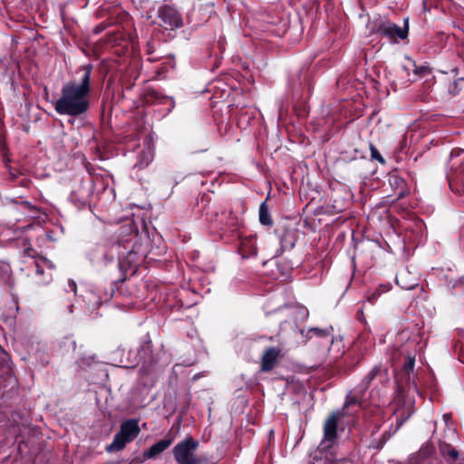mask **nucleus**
Listing matches in <instances>:
<instances>
[{
  "instance_id": "nucleus-14",
  "label": "nucleus",
  "mask_w": 464,
  "mask_h": 464,
  "mask_svg": "<svg viewBox=\"0 0 464 464\" xmlns=\"http://www.w3.org/2000/svg\"><path fill=\"white\" fill-rule=\"evenodd\" d=\"M364 60H365V65H367L369 68L373 71V72H376L377 69V62H375V57L377 55V50L374 48V45H370L369 44L363 48L362 50Z\"/></svg>"
},
{
  "instance_id": "nucleus-8",
  "label": "nucleus",
  "mask_w": 464,
  "mask_h": 464,
  "mask_svg": "<svg viewBox=\"0 0 464 464\" xmlns=\"http://www.w3.org/2000/svg\"><path fill=\"white\" fill-rule=\"evenodd\" d=\"M107 41L122 49L128 48L129 44L135 48L138 45V35L136 33H127L126 28L116 25L107 33Z\"/></svg>"
},
{
  "instance_id": "nucleus-22",
  "label": "nucleus",
  "mask_w": 464,
  "mask_h": 464,
  "mask_svg": "<svg viewBox=\"0 0 464 464\" xmlns=\"http://www.w3.org/2000/svg\"><path fill=\"white\" fill-rule=\"evenodd\" d=\"M211 200H212V198H210V195H209V194L204 193V194L201 196V201H202V203H204V202H207V203H208V202H209V201H211Z\"/></svg>"
},
{
  "instance_id": "nucleus-18",
  "label": "nucleus",
  "mask_w": 464,
  "mask_h": 464,
  "mask_svg": "<svg viewBox=\"0 0 464 464\" xmlns=\"http://www.w3.org/2000/svg\"><path fill=\"white\" fill-rule=\"evenodd\" d=\"M31 183H32V180L30 179L26 178L25 176H22L18 180V184L21 187H24V188L30 187Z\"/></svg>"
},
{
  "instance_id": "nucleus-26",
  "label": "nucleus",
  "mask_w": 464,
  "mask_h": 464,
  "mask_svg": "<svg viewBox=\"0 0 464 464\" xmlns=\"http://www.w3.org/2000/svg\"><path fill=\"white\" fill-rule=\"evenodd\" d=\"M414 285H401L402 287L411 289L413 287Z\"/></svg>"
},
{
  "instance_id": "nucleus-20",
  "label": "nucleus",
  "mask_w": 464,
  "mask_h": 464,
  "mask_svg": "<svg viewBox=\"0 0 464 464\" xmlns=\"http://www.w3.org/2000/svg\"><path fill=\"white\" fill-rule=\"evenodd\" d=\"M448 456H450L452 459H456L459 456V453L457 450L450 449L447 452Z\"/></svg>"
},
{
  "instance_id": "nucleus-27",
  "label": "nucleus",
  "mask_w": 464,
  "mask_h": 464,
  "mask_svg": "<svg viewBox=\"0 0 464 464\" xmlns=\"http://www.w3.org/2000/svg\"><path fill=\"white\" fill-rule=\"evenodd\" d=\"M379 163H382V164L384 163V159L382 158V156L380 153H379Z\"/></svg>"
},
{
  "instance_id": "nucleus-5",
  "label": "nucleus",
  "mask_w": 464,
  "mask_h": 464,
  "mask_svg": "<svg viewBox=\"0 0 464 464\" xmlns=\"http://www.w3.org/2000/svg\"><path fill=\"white\" fill-rule=\"evenodd\" d=\"M409 17L404 18L402 27L392 22L379 23V36L387 38L392 44L406 40L409 36Z\"/></svg>"
},
{
  "instance_id": "nucleus-11",
  "label": "nucleus",
  "mask_w": 464,
  "mask_h": 464,
  "mask_svg": "<svg viewBox=\"0 0 464 464\" xmlns=\"http://www.w3.org/2000/svg\"><path fill=\"white\" fill-rule=\"evenodd\" d=\"M279 353V349L274 347L267 349L262 356L261 369L263 371L271 370L275 366Z\"/></svg>"
},
{
  "instance_id": "nucleus-6",
  "label": "nucleus",
  "mask_w": 464,
  "mask_h": 464,
  "mask_svg": "<svg viewBox=\"0 0 464 464\" xmlns=\"http://www.w3.org/2000/svg\"><path fill=\"white\" fill-rule=\"evenodd\" d=\"M164 34L160 29H154L150 39L146 43L145 53L148 61L150 63L158 62L168 55L164 50V41L162 40Z\"/></svg>"
},
{
  "instance_id": "nucleus-10",
  "label": "nucleus",
  "mask_w": 464,
  "mask_h": 464,
  "mask_svg": "<svg viewBox=\"0 0 464 464\" xmlns=\"http://www.w3.org/2000/svg\"><path fill=\"white\" fill-rule=\"evenodd\" d=\"M396 405L394 413L401 420H407L414 411V400L401 392L396 399Z\"/></svg>"
},
{
  "instance_id": "nucleus-29",
  "label": "nucleus",
  "mask_w": 464,
  "mask_h": 464,
  "mask_svg": "<svg viewBox=\"0 0 464 464\" xmlns=\"http://www.w3.org/2000/svg\"><path fill=\"white\" fill-rule=\"evenodd\" d=\"M10 175H11V179H14V180L16 178H18L15 174H14V173H12V172L10 173Z\"/></svg>"
},
{
  "instance_id": "nucleus-15",
  "label": "nucleus",
  "mask_w": 464,
  "mask_h": 464,
  "mask_svg": "<svg viewBox=\"0 0 464 464\" xmlns=\"http://www.w3.org/2000/svg\"><path fill=\"white\" fill-rule=\"evenodd\" d=\"M415 364V359L414 357L409 356L407 358V361L405 362L401 374L403 375V378L405 379L406 382H410L411 381V373L413 372Z\"/></svg>"
},
{
  "instance_id": "nucleus-3",
  "label": "nucleus",
  "mask_w": 464,
  "mask_h": 464,
  "mask_svg": "<svg viewBox=\"0 0 464 464\" xmlns=\"http://www.w3.org/2000/svg\"><path fill=\"white\" fill-rule=\"evenodd\" d=\"M140 432L137 420H128L121 424L119 432L114 436L113 441L106 447L108 452L120 451L126 444L131 442Z\"/></svg>"
},
{
  "instance_id": "nucleus-36",
  "label": "nucleus",
  "mask_w": 464,
  "mask_h": 464,
  "mask_svg": "<svg viewBox=\"0 0 464 464\" xmlns=\"http://www.w3.org/2000/svg\"><path fill=\"white\" fill-rule=\"evenodd\" d=\"M412 384L414 387H417V384L415 383V382H412Z\"/></svg>"
},
{
  "instance_id": "nucleus-33",
  "label": "nucleus",
  "mask_w": 464,
  "mask_h": 464,
  "mask_svg": "<svg viewBox=\"0 0 464 464\" xmlns=\"http://www.w3.org/2000/svg\"><path fill=\"white\" fill-rule=\"evenodd\" d=\"M374 28H375V24H372V29H371V30H372V32H373V31H374Z\"/></svg>"
},
{
  "instance_id": "nucleus-19",
  "label": "nucleus",
  "mask_w": 464,
  "mask_h": 464,
  "mask_svg": "<svg viewBox=\"0 0 464 464\" xmlns=\"http://www.w3.org/2000/svg\"><path fill=\"white\" fill-rule=\"evenodd\" d=\"M108 27V24H105V22H102L99 24H97L94 29H93V33L98 34H101L102 31H104L106 28Z\"/></svg>"
},
{
  "instance_id": "nucleus-24",
  "label": "nucleus",
  "mask_w": 464,
  "mask_h": 464,
  "mask_svg": "<svg viewBox=\"0 0 464 464\" xmlns=\"http://www.w3.org/2000/svg\"><path fill=\"white\" fill-rule=\"evenodd\" d=\"M311 332H313L314 334H317V335H321V334L322 335H326L325 331H321V330L316 329V328L312 329Z\"/></svg>"
},
{
  "instance_id": "nucleus-32",
  "label": "nucleus",
  "mask_w": 464,
  "mask_h": 464,
  "mask_svg": "<svg viewBox=\"0 0 464 464\" xmlns=\"http://www.w3.org/2000/svg\"><path fill=\"white\" fill-rule=\"evenodd\" d=\"M376 114V111L373 110L372 112V117L374 116Z\"/></svg>"
},
{
  "instance_id": "nucleus-16",
  "label": "nucleus",
  "mask_w": 464,
  "mask_h": 464,
  "mask_svg": "<svg viewBox=\"0 0 464 464\" xmlns=\"http://www.w3.org/2000/svg\"><path fill=\"white\" fill-rule=\"evenodd\" d=\"M259 221L262 225L271 226L273 221L266 205H260Z\"/></svg>"
},
{
  "instance_id": "nucleus-34",
  "label": "nucleus",
  "mask_w": 464,
  "mask_h": 464,
  "mask_svg": "<svg viewBox=\"0 0 464 464\" xmlns=\"http://www.w3.org/2000/svg\"><path fill=\"white\" fill-rule=\"evenodd\" d=\"M412 384L414 387H417V384L415 383V382H412Z\"/></svg>"
},
{
  "instance_id": "nucleus-2",
  "label": "nucleus",
  "mask_w": 464,
  "mask_h": 464,
  "mask_svg": "<svg viewBox=\"0 0 464 464\" xmlns=\"http://www.w3.org/2000/svg\"><path fill=\"white\" fill-rule=\"evenodd\" d=\"M379 190L382 198H387L383 203H396L409 193L406 181L396 172L388 175V184L383 182L382 186H379Z\"/></svg>"
},
{
  "instance_id": "nucleus-4",
  "label": "nucleus",
  "mask_w": 464,
  "mask_h": 464,
  "mask_svg": "<svg viewBox=\"0 0 464 464\" xmlns=\"http://www.w3.org/2000/svg\"><path fill=\"white\" fill-rule=\"evenodd\" d=\"M198 446V442L191 437L179 442L173 448L176 461L179 464H198V459L196 456Z\"/></svg>"
},
{
  "instance_id": "nucleus-1",
  "label": "nucleus",
  "mask_w": 464,
  "mask_h": 464,
  "mask_svg": "<svg viewBox=\"0 0 464 464\" xmlns=\"http://www.w3.org/2000/svg\"><path fill=\"white\" fill-rule=\"evenodd\" d=\"M92 70V63L82 65L79 68V72H82L80 80L70 81L63 84L61 96L54 103V110L58 114L78 117L89 111Z\"/></svg>"
},
{
  "instance_id": "nucleus-28",
  "label": "nucleus",
  "mask_w": 464,
  "mask_h": 464,
  "mask_svg": "<svg viewBox=\"0 0 464 464\" xmlns=\"http://www.w3.org/2000/svg\"><path fill=\"white\" fill-rule=\"evenodd\" d=\"M124 16H125L127 19H129L128 14H125ZM127 25H130V26L131 27V26H132V22H131V21H130V20H128V21H127Z\"/></svg>"
},
{
  "instance_id": "nucleus-7",
  "label": "nucleus",
  "mask_w": 464,
  "mask_h": 464,
  "mask_svg": "<svg viewBox=\"0 0 464 464\" xmlns=\"http://www.w3.org/2000/svg\"><path fill=\"white\" fill-rule=\"evenodd\" d=\"M157 15L160 20V25H165L170 30L179 29L184 26V20L181 13L174 6L163 5L158 8Z\"/></svg>"
},
{
  "instance_id": "nucleus-13",
  "label": "nucleus",
  "mask_w": 464,
  "mask_h": 464,
  "mask_svg": "<svg viewBox=\"0 0 464 464\" xmlns=\"http://www.w3.org/2000/svg\"><path fill=\"white\" fill-rule=\"evenodd\" d=\"M338 418V414L334 413L324 423V438L328 440H333L335 438Z\"/></svg>"
},
{
  "instance_id": "nucleus-25",
  "label": "nucleus",
  "mask_w": 464,
  "mask_h": 464,
  "mask_svg": "<svg viewBox=\"0 0 464 464\" xmlns=\"http://www.w3.org/2000/svg\"><path fill=\"white\" fill-rule=\"evenodd\" d=\"M403 276H404V271H401V272L397 276V281H398V283H400V282L402 280Z\"/></svg>"
},
{
  "instance_id": "nucleus-30",
  "label": "nucleus",
  "mask_w": 464,
  "mask_h": 464,
  "mask_svg": "<svg viewBox=\"0 0 464 464\" xmlns=\"http://www.w3.org/2000/svg\"><path fill=\"white\" fill-rule=\"evenodd\" d=\"M373 378H374V373H373V372H372V373L370 374V380L372 381Z\"/></svg>"
},
{
  "instance_id": "nucleus-9",
  "label": "nucleus",
  "mask_w": 464,
  "mask_h": 464,
  "mask_svg": "<svg viewBox=\"0 0 464 464\" xmlns=\"http://www.w3.org/2000/svg\"><path fill=\"white\" fill-rule=\"evenodd\" d=\"M141 101L147 106L155 104H168L169 105V108L168 109L169 111H172L175 106L173 98L166 96L153 88H148L144 91L141 95Z\"/></svg>"
},
{
  "instance_id": "nucleus-35",
  "label": "nucleus",
  "mask_w": 464,
  "mask_h": 464,
  "mask_svg": "<svg viewBox=\"0 0 464 464\" xmlns=\"http://www.w3.org/2000/svg\"><path fill=\"white\" fill-rule=\"evenodd\" d=\"M412 384L414 387H417V384L415 383V382H412Z\"/></svg>"
},
{
  "instance_id": "nucleus-31",
  "label": "nucleus",
  "mask_w": 464,
  "mask_h": 464,
  "mask_svg": "<svg viewBox=\"0 0 464 464\" xmlns=\"http://www.w3.org/2000/svg\"><path fill=\"white\" fill-rule=\"evenodd\" d=\"M14 203H19L18 201H14ZM21 203H24V204H27L29 203L28 201H22Z\"/></svg>"
},
{
  "instance_id": "nucleus-23",
  "label": "nucleus",
  "mask_w": 464,
  "mask_h": 464,
  "mask_svg": "<svg viewBox=\"0 0 464 464\" xmlns=\"http://www.w3.org/2000/svg\"><path fill=\"white\" fill-rule=\"evenodd\" d=\"M85 168H86V170L89 172V174L92 175L93 170H94V167L90 162H87L85 164Z\"/></svg>"
},
{
  "instance_id": "nucleus-17",
  "label": "nucleus",
  "mask_w": 464,
  "mask_h": 464,
  "mask_svg": "<svg viewBox=\"0 0 464 464\" xmlns=\"http://www.w3.org/2000/svg\"><path fill=\"white\" fill-rule=\"evenodd\" d=\"M464 80V78H459L458 80H454L450 85H449V92L452 96H456L459 93L460 88L459 87V82Z\"/></svg>"
},
{
  "instance_id": "nucleus-21",
  "label": "nucleus",
  "mask_w": 464,
  "mask_h": 464,
  "mask_svg": "<svg viewBox=\"0 0 464 464\" xmlns=\"http://www.w3.org/2000/svg\"><path fill=\"white\" fill-rule=\"evenodd\" d=\"M370 148L372 159L377 160V148L372 144L370 145Z\"/></svg>"
},
{
  "instance_id": "nucleus-12",
  "label": "nucleus",
  "mask_w": 464,
  "mask_h": 464,
  "mask_svg": "<svg viewBox=\"0 0 464 464\" xmlns=\"http://www.w3.org/2000/svg\"><path fill=\"white\" fill-rule=\"evenodd\" d=\"M172 443V440H162L159 442L152 445L145 453L144 457L146 459H152L156 457L157 455L160 454L162 451H164L166 449H168Z\"/></svg>"
}]
</instances>
